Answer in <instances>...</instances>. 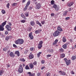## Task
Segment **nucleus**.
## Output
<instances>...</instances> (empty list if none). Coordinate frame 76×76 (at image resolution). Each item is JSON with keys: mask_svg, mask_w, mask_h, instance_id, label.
Listing matches in <instances>:
<instances>
[{"mask_svg": "<svg viewBox=\"0 0 76 76\" xmlns=\"http://www.w3.org/2000/svg\"><path fill=\"white\" fill-rule=\"evenodd\" d=\"M23 42L24 41L22 39H19L17 40H16L15 41V43L16 44H20V45H21V44H23Z\"/></svg>", "mask_w": 76, "mask_h": 76, "instance_id": "obj_1", "label": "nucleus"}, {"mask_svg": "<svg viewBox=\"0 0 76 76\" xmlns=\"http://www.w3.org/2000/svg\"><path fill=\"white\" fill-rule=\"evenodd\" d=\"M60 34V31H55V32L53 34V36L54 37H57V36H58Z\"/></svg>", "mask_w": 76, "mask_h": 76, "instance_id": "obj_2", "label": "nucleus"}, {"mask_svg": "<svg viewBox=\"0 0 76 76\" xmlns=\"http://www.w3.org/2000/svg\"><path fill=\"white\" fill-rule=\"evenodd\" d=\"M64 60L66 62V64L67 66H69V64H70V63H71L70 60H67V59L66 58H64Z\"/></svg>", "mask_w": 76, "mask_h": 76, "instance_id": "obj_3", "label": "nucleus"}, {"mask_svg": "<svg viewBox=\"0 0 76 76\" xmlns=\"http://www.w3.org/2000/svg\"><path fill=\"white\" fill-rule=\"evenodd\" d=\"M30 3H31V1H28L26 5V6L25 7L24 9V11H26V9H27V7H28V6H29V5L30 4Z\"/></svg>", "mask_w": 76, "mask_h": 76, "instance_id": "obj_4", "label": "nucleus"}, {"mask_svg": "<svg viewBox=\"0 0 76 76\" xmlns=\"http://www.w3.org/2000/svg\"><path fill=\"white\" fill-rule=\"evenodd\" d=\"M53 7L55 9V10L56 11H58L60 9V8L58 7H57V5L56 4H54L53 6Z\"/></svg>", "mask_w": 76, "mask_h": 76, "instance_id": "obj_5", "label": "nucleus"}, {"mask_svg": "<svg viewBox=\"0 0 76 76\" xmlns=\"http://www.w3.org/2000/svg\"><path fill=\"white\" fill-rule=\"evenodd\" d=\"M43 44V42L42 41H41L39 44L38 45V48L39 49H41V47H42V44Z\"/></svg>", "mask_w": 76, "mask_h": 76, "instance_id": "obj_6", "label": "nucleus"}, {"mask_svg": "<svg viewBox=\"0 0 76 76\" xmlns=\"http://www.w3.org/2000/svg\"><path fill=\"white\" fill-rule=\"evenodd\" d=\"M5 27H6V28L7 29L8 31H11V30H12V28H11V27L9 26L8 25H7Z\"/></svg>", "mask_w": 76, "mask_h": 76, "instance_id": "obj_7", "label": "nucleus"}, {"mask_svg": "<svg viewBox=\"0 0 76 76\" xmlns=\"http://www.w3.org/2000/svg\"><path fill=\"white\" fill-rule=\"evenodd\" d=\"M41 7V4L40 3H39L37 4V5L36 7V9H39Z\"/></svg>", "mask_w": 76, "mask_h": 76, "instance_id": "obj_8", "label": "nucleus"}, {"mask_svg": "<svg viewBox=\"0 0 76 76\" xmlns=\"http://www.w3.org/2000/svg\"><path fill=\"white\" fill-rule=\"evenodd\" d=\"M29 37L31 39H34V37L32 35V32L30 33L29 34Z\"/></svg>", "mask_w": 76, "mask_h": 76, "instance_id": "obj_9", "label": "nucleus"}, {"mask_svg": "<svg viewBox=\"0 0 76 76\" xmlns=\"http://www.w3.org/2000/svg\"><path fill=\"white\" fill-rule=\"evenodd\" d=\"M74 4V3L73 2H70L68 3L67 6L69 7H71Z\"/></svg>", "mask_w": 76, "mask_h": 76, "instance_id": "obj_10", "label": "nucleus"}, {"mask_svg": "<svg viewBox=\"0 0 76 76\" xmlns=\"http://www.w3.org/2000/svg\"><path fill=\"white\" fill-rule=\"evenodd\" d=\"M29 58L30 59H32L34 58V55L32 54V53H30L29 56Z\"/></svg>", "mask_w": 76, "mask_h": 76, "instance_id": "obj_11", "label": "nucleus"}, {"mask_svg": "<svg viewBox=\"0 0 76 76\" xmlns=\"http://www.w3.org/2000/svg\"><path fill=\"white\" fill-rule=\"evenodd\" d=\"M10 57H15V54H14V53H13V52H11L10 54Z\"/></svg>", "mask_w": 76, "mask_h": 76, "instance_id": "obj_12", "label": "nucleus"}, {"mask_svg": "<svg viewBox=\"0 0 76 76\" xmlns=\"http://www.w3.org/2000/svg\"><path fill=\"white\" fill-rule=\"evenodd\" d=\"M28 74H29V76H35V73H31V72H28Z\"/></svg>", "mask_w": 76, "mask_h": 76, "instance_id": "obj_13", "label": "nucleus"}, {"mask_svg": "<svg viewBox=\"0 0 76 76\" xmlns=\"http://www.w3.org/2000/svg\"><path fill=\"white\" fill-rule=\"evenodd\" d=\"M59 73L60 74V75H65L66 74V72H61V71H59Z\"/></svg>", "mask_w": 76, "mask_h": 76, "instance_id": "obj_14", "label": "nucleus"}, {"mask_svg": "<svg viewBox=\"0 0 76 76\" xmlns=\"http://www.w3.org/2000/svg\"><path fill=\"white\" fill-rule=\"evenodd\" d=\"M57 29L58 31H63V29L61 28L60 26H58L57 28Z\"/></svg>", "mask_w": 76, "mask_h": 76, "instance_id": "obj_15", "label": "nucleus"}, {"mask_svg": "<svg viewBox=\"0 0 76 76\" xmlns=\"http://www.w3.org/2000/svg\"><path fill=\"white\" fill-rule=\"evenodd\" d=\"M3 26H2L1 25H0V31H4V28H3Z\"/></svg>", "mask_w": 76, "mask_h": 76, "instance_id": "obj_16", "label": "nucleus"}, {"mask_svg": "<svg viewBox=\"0 0 76 76\" xmlns=\"http://www.w3.org/2000/svg\"><path fill=\"white\" fill-rule=\"evenodd\" d=\"M23 68H19L18 69V71L19 73H22L23 72Z\"/></svg>", "mask_w": 76, "mask_h": 76, "instance_id": "obj_17", "label": "nucleus"}, {"mask_svg": "<svg viewBox=\"0 0 76 76\" xmlns=\"http://www.w3.org/2000/svg\"><path fill=\"white\" fill-rule=\"evenodd\" d=\"M30 25L31 26H34V25H35V22H34V21H31L30 22Z\"/></svg>", "mask_w": 76, "mask_h": 76, "instance_id": "obj_18", "label": "nucleus"}, {"mask_svg": "<svg viewBox=\"0 0 76 76\" xmlns=\"http://www.w3.org/2000/svg\"><path fill=\"white\" fill-rule=\"evenodd\" d=\"M15 54H17V56L19 57L20 56V53H19V51H16L15 53Z\"/></svg>", "mask_w": 76, "mask_h": 76, "instance_id": "obj_19", "label": "nucleus"}, {"mask_svg": "<svg viewBox=\"0 0 76 76\" xmlns=\"http://www.w3.org/2000/svg\"><path fill=\"white\" fill-rule=\"evenodd\" d=\"M48 52L50 53H53V52H54V50H53V49H49L48 50Z\"/></svg>", "mask_w": 76, "mask_h": 76, "instance_id": "obj_20", "label": "nucleus"}, {"mask_svg": "<svg viewBox=\"0 0 76 76\" xmlns=\"http://www.w3.org/2000/svg\"><path fill=\"white\" fill-rule=\"evenodd\" d=\"M29 66L30 68L31 69H33V68L34 67V66L33 65V64H30Z\"/></svg>", "mask_w": 76, "mask_h": 76, "instance_id": "obj_21", "label": "nucleus"}, {"mask_svg": "<svg viewBox=\"0 0 76 76\" xmlns=\"http://www.w3.org/2000/svg\"><path fill=\"white\" fill-rule=\"evenodd\" d=\"M6 22H7V21H5L2 23L1 25V26L3 27L4 26V25H5L6 24Z\"/></svg>", "mask_w": 76, "mask_h": 76, "instance_id": "obj_22", "label": "nucleus"}, {"mask_svg": "<svg viewBox=\"0 0 76 76\" xmlns=\"http://www.w3.org/2000/svg\"><path fill=\"white\" fill-rule=\"evenodd\" d=\"M59 50V51L60 53H63V52H64V50L62 48H60Z\"/></svg>", "mask_w": 76, "mask_h": 76, "instance_id": "obj_23", "label": "nucleus"}, {"mask_svg": "<svg viewBox=\"0 0 76 76\" xmlns=\"http://www.w3.org/2000/svg\"><path fill=\"white\" fill-rule=\"evenodd\" d=\"M36 23L37 25H39V26H40L41 27L42 26V25H41V24L40 23H39V21H37Z\"/></svg>", "mask_w": 76, "mask_h": 76, "instance_id": "obj_24", "label": "nucleus"}, {"mask_svg": "<svg viewBox=\"0 0 76 76\" xmlns=\"http://www.w3.org/2000/svg\"><path fill=\"white\" fill-rule=\"evenodd\" d=\"M58 39H56V40L53 43V45H56L57 43V42H58Z\"/></svg>", "mask_w": 76, "mask_h": 76, "instance_id": "obj_25", "label": "nucleus"}, {"mask_svg": "<svg viewBox=\"0 0 76 76\" xmlns=\"http://www.w3.org/2000/svg\"><path fill=\"white\" fill-rule=\"evenodd\" d=\"M21 17H22V18H23V19H26V18H25V15H23V14H21Z\"/></svg>", "mask_w": 76, "mask_h": 76, "instance_id": "obj_26", "label": "nucleus"}, {"mask_svg": "<svg viewBox=\"0 0 76 76\" xmlns=\"http://www.w3.org/2000/svg\"><path fill=\"white\" fill-rule=\"evenodd\" d=\"M72 60H75V59H76V56H72Z\"/></svg>", "mask_w": 76, "mask_h": 76, "instance_id": "obj_27", "label": "nucleus"}, {"mask_svg": "<svg viewBox=\"0 0 76 76\" xmlns=\"http://www.w3.org/2000/svg\"><path fill=\"white\" fill-rule=\"evenodd\" d=\"M4 72V71L3 70H0V76H1L2 75V74Z\"/></svg>", "mask_w": 76, "mask_h": 76, "instance_id": "obj_28", "label": "nucleus"}, {"mask_svg": "<svg viewBox=\"0 0 76 76\" xmlns=\"http://www.w3.org/2000/svg\"><path fill=\"white\" fill-rule=\"evenodd\" d=\"M62 41L64 42H65L66 41V38L64 37H63Z\"/></svg>", "mask_w": 76, "mask_h": 76, "instance_id": "obj_29", "label": "nucleus"}, {"mask_svg": "<svg viewBox=\"0 0 76 76\" xmlns=\"http://www.w3.org/2000/svg\"><path fill=\"white\" fill-rule=\"evenodd\" d=\"M63 47L64 48V49H66L67 47V44H65L63 45Z\"/></svg>", "mask_w": 76, "mask_h": 76, "instance_id": "obj_30", "label": "nucleus"}, {"mask_svg": "<svg viewBox=\"0 0 76 76\" xmlns=\"http://www.w3.org/2000/svg\"><path fill=\"white\" fill-rule=\"evenodd\" d=\"M41 53H42V52H39L38 53H37V57H39L40 56V55H41Z\"/></svg>", "mask_w": 76, "mask_h": 76, "instance_id": "obj_31", "label": "nucleus"}, {"mask_svg": "<svg viewBox=\"0 0 76 76\" xmlns=\"http://www.w3.org/2000/svg\"><path fill=\"white\" fill-rule=\"evenodd\" d=\"M65 57V54L64 53H62L61 54V57L62 58H64V57Z\"/></svg>", "mask_w": 76, "mask_h": 76, "instance_id": "obj_32", "label": "nucleus"}, {"mask_svg": "<svg viewBox=\"0 0 76 76\" xmlns=\"http://www.w3.org/2000/svg\"><path fill=\"white\" fill-rule=\"evenodd\" d=\"M9 38H10V37H9V36H7L5 38V39L6 41H8V40L9 39Z\"/></svg>", "mask_w": 76, "mask_h": 76, "instance_id": "obj_33", "label": "nucleus"}, {"mask_svg": "<svg viewBox=\"0 0 76 76\" xmlns=\"http://www.w3.org/2000/svg\"><path fill=\"white\" fill-rule=\"evenodd\" d=\"M35 34H37L39 33V30H37L35 31Z\"/></svg>", "mask_w": 76, "mask_h": 76, "instance_id": "obj_34", "label": "nucleus"}, {"mask_svg": "<svg viewBox=\"0 0 76 76\" xmlns=\"http://www.w3.org/2000/svg\"><path fill=\"white\" fill-rule=\"evenodd\" d=\"M17 4L16 3H13L12 4V6H16L17 5Z\"/></svg>", "mask_w": 76, "mask_h": 76, "instance_id": "obj_35", "label": "nucleus"}, {"mask_svg": "<svg viewBox=\"0 0 76 76\" xmlns=\"http://www.w3.org/2000/svg\"><path fill=\"white\" fill-rule=\"evenodd\" d=\"M25 69H26V70H28V69H29V67L28 66L26 65V66Z\"/></svg>", "mask_w": 76, "mask_h": 76, "instance_id": "obj_36", "label": "nucleus"}, {"mask_svg": "<svg viewBox=\"0 0 76 76\" xmlns=\"http://www.w3.org/2000/svg\"><path fill=\"white\" fill-rule=\"evenodd\" d=\"M67 12L66 11L64 12V13L63 14V15L66 16V15H67Z\"/></svg>", "mask_w": 76, "mask_h": 76, "instance_id": "obj_37", "label": "nucleus"}, {"mask_svg": "<svg viewBox=\"0 0 76 76\" xmlns=\"http://www.w3.org/2000/svg\"><path fill=\"white\" fill-rule=\"evenodd\" d=\"M50 76V73L48 72L45 75V76Z\"/></svg>", "mask_w": 76, "mask_h": 76, "instance_id": "obj_38", "label": "nucleus"}, {"mask_svg": "<svg viewBox=\"0 0 76 76\" xmlns=\"http://www.w3.org/2000/svg\"><path fill=\"white\" fill-rule=\"evenodd\" d=\"M54 1L53 0H52L51 1V5L54 4Z\"/></svg>", "mask_w": 76, "mask_h": 76, "instance_id": "obj_39", "label": "nucleus"}, {"mask_svg": "<svg viewBox=\"0 0 76 76\" xmlns=\"http://www.w3.org/2000/svg\"><path fill=\"white\" fill-rule=\"evenodd\" d=\"M32 29V27H29L28 28V31H31V30Z\"/></svg>", "mask_w": 76, "mask_h": 76, "instance_id": "obj_40", "label": "nucleus"}, {"mask_svg": "<svg viewBox=\"0 0 76 76\" xmlns=\"http://www.w3.org/2000/svg\"><path fill=\"white\" fill-rule=\"evenodd\" d=\"M10 5V4L9 3H8L7 4V7L8 9L9 8V6Z\"/></svg>", "mask_w": 76, "mask_h": 76, "instance_id": "obj_41", "label": "nucleus"}, {"mask_svg": "<svg viewBox=\"0 0 76 76\" xmlns=\"http://www.w3.org/2000/svg\"><path fill=\"white\" fill-rule=\"evenodd\" d=\"M42 64H44L45 63V61L44 60H42L41 61Z\"/></svg>", "mask_w": 76, "mask_h": 76, "instance_id": "obj_42", "label": "nucleus"}, {"mask_svg": "<svg viewBox=\"0 0 76 76\" xmlns=\"http://www.w3.org/2000/svg\"><path fill=\"white\" fill-rule=\"evenodd\" d=\"M33 50H34V48H30V51H33Z\"/></svg>", "mask_w": 76, "mask_h": 76, "instance_id": "obj_43", "label": "nucleus"}, {"mask_svg": "<svg viewBox=\"0 0 76 76\" xmlns=\"http://www.w3.org/2000/svg\"><path fill=\"white\" fill-rule=\"evenodd\" d=\"M1 12L3 13V14H5V13H6V12H5V11H4V10H2Z\"/></svg>", "mask_w": 76, "mask_h": 76, "instance_id": "obj_44", "label": "nucleus"}, {"mask_svg": "<svg viewBox=\"0 0 76 76\" xmlns=\"http://www.w3.org/2000/svg\"><path fill=\"white\" fill-rule=\"evenodd\" d=\"M8 25V26H12V23H10V22H9Z\"/></svg>", "mask_w": 76, "mask_h": 76, "instance_id": "obj_45", "label": "nucleus"}, {"mask_svg": "<svg viewBox=\"0 0 76 76\" xmlns=\"http://www.w3.org/2000/svg\"><path fill=\"white\" fill-rule=\"evenodd\" d=\"M21 22L22 23H25V20H21Z\"/></svg>", "mask_w": 76, "mask_h": 76, "instance_id": "obj_46", "label": "nucleus"}, {"mask_svg": "<svg viewBox=\"0 0 76 76\" xmlns=\"http://www.w3.org/2000/svg\"><path fill=\"white\" fill-rule=\"evenodd\" d=\"M41 23L42 25H44V23H45V21H42Z\"/></svg>", "mask_w": 76, "mask_h": 76, "instance_id": "obj_47", "label": "nucleus"}, {"mask_svg": "<svg viewBox=\"0 0 76 76\" xmlns=\"http://www.w3.org/2000/svg\"><path fill=\"white\" fill-rule=\"evenodd\" d=\"M25 15L26 16V17H28V13H27L25 14Z\"/></svg>", "mask_w": 76, "mask_h": 76, "instance_id": "obj_48", "label": "nucleus"}, {"mask_svg": "<svg viewBox=\"0 0 76 76\" xmlns=\"http://www.w3.org/2000/svg\"><path fill=\"white\" fill-rule=\"evenodd\" d=\"M37 76H41V74L40 73H38L37 74Z\"/></svg>", "mask_w": 76, "mask_h": 76, "instance_id": "obj_49", "label": "nucleus"}, {"mask_svg": "<svg viewBox=\"0 0 76 76\" xmlns=\"http://www.w3.org/2000/svg\"><path fill=\"white\" fill-rule=\"evenodd\" d=\"M71 73L72 74V75H74L75 74V72L73 71H71Z\"/></svg>", "mask_w": 76, "mask_h": 76, "instance_id": "obj_50", "label": "nucleus"}, {"mask_svg": "<svg viewBox=\"0 0 76 76\" xmlns=\"http://www.w3.org/2000/svg\"><path fill=\"white\" fill-rule=\"evenodd\" d=\"M9 34V32L7 31H6L5 32V34L6 35H7Z\"/></svg>", "mask_w": 76, "mask_h": 76, "instance_id": "obj_51", "label": "nucleus"}, {"mask_svg": "<svg viewBox=\"0 0 76 76\" xmlns=\"http://www.w3.org/2000/svg\"><path fill=\"white\" fill-rule=\"evenodd\" d=\"M37 61H35L33 63V64L34 65H37Z\"/></svg>", "mask_w": 76, "mask_h": 76, "instance_id": "obj_52", "label": "nucleus"}, {"mask_svg": "<svg viewBox=\"0 0 76 76\" xmlns=\"http://www.w3.org/2000/svg\"><path fill=\"white\" fill-rule=\"evenodd\" d=\"M51 16H54V13H51Z\"/></svg>", "mask_w": 76, "mask_h": 76, "instance_id": "obj_53", "label": "nucleus"}, {"mask_svg": "<svg viewBox=\"0 0 76 76\" xmlns=\"http://www.w3.org/2000/svg\"><path fill=\"white\" fill-rule=\"evenodd\" d=\"M70 19V17H66V18L65 19L66 20H68Z\"/></svg>", "mask_w": 76, "mask_h": 76, "instance_id": "obj_54", "label": "nucleus"}, {"mask_svg": "<svg viewBox=\"0 0 76 76\" xmlns=\"http://www.w3.org/2000/svg\"><path fill=\"white\" fill-rule=\"evenodd\" d=\"M19 68H20L23 69V67H22V65H20V67H19Z\"/></svg>", "mask_w": 76, "mask_h": 76, "instance_id": "obj_55", "label": "nucleus"}, {"mask_svg": "<svg viewBox=\"0 0 76 76\" xmlns=\"http://www.w3.org/2000/svg\"><path fill=\"white\" fill-rule=\"evenodd\" d=\"M7 50V48H4L3 49V51H6V50Z\"/></svg>", "mask_w": 76, "mask_h": 76, "instance_id": "obj_56", "label": "nucleus"}, {"mask_svg": "<svg viewBox=\"0 0 76 76\" xmlns=\"http://www.w3.org/2000/svg\"><path fill=\"white\" fill-rule=\"evenodd\" d=\"M22 61H25V59L24 58L22 59Z\"/></svg>", "mask_w": 76, "mask_h": 76, "instance_id": "obj_57", "label": "nucleus"}, {"mask_svg": "<svg viewBox=\"0 0 76 76\" xmlns=\"http://www.w3.org/2000/svg\"><path fill=\"white\" fill-rule=\"evenodd\" d=\"M51 55H48L47 56V57H51Z\"/></svg>", "mask_w": 76, "mask_h": 76, "instance_id": "obj_58", "label": "nucleus"}, {"mask_svg": "<svg viewBox=\"0 0 76 76\" xmlns=\"http://www.w3.org/2000/svg\"><path fill=\"white\" fill-rule=\"evenodd\" d=\"M13 46L14 47H15V48H16V47H17V46H16V45L15 44L13 45Z\"/></svg>", "mask_w": 76, "mask_h": 76, "instance_id": "obj_59", "label": "nucleus"}, {"mask_svg": "<svg viewBox=\"0 0 76 76\" xmlns=\"http://www.w3.org/2000/svg\"><path fill=\"white\" fill-rule=\"evenodd\" d=\"M44 69H45V66H43L42 67L41 70H43Z\"/></svg>", "mask_w": 76, "mask_h": 76, "instance_id": "obj_60", "label": "nucleus"}, {"mask_svg": "<svg viewBox=\"0 0 76 76\" xmlns=\"http://www.w3.org/2000/svg\"><path fill=\"white\" fill-rule=\"evenodd\" d=\"M28 53V51H27V50H25L24 52V53L26 54V53Z\"/></svg>", "mask_w": 76, "mask_h": 76, "instance_id": "obj_61", "label": "nucleus"}, {"mask_svg": "<svg viewBox=\"0 0 76 76\" xmlns=\"http://www.w3.org/2000/svg\"><path fill=\"white\" fill-rule=\"evenodd\" d=\"M74 31H76V25L74 28Z\"/></svg>", "mask_w": 76, "mask_h": 76, "instance_id": "obj_62", "label": "nucleus"}, {"mask_svg": "<svg viewBox=\"0 0 76 76\" xmlns=\"http://www.w3.org/2000/svg\"><path fill=\"white\" fill-rule=\"evenodd\" d=\"M10 50H9L7 51V53L8 54H9V53H10Z\"/></svg>", "mask_w": 76, "mask_h": 76, "instance_id": "obj_63", "label": "nucleus"}, {"mask_svg": "<svg viewBox=\"0 0 76 76\" xmlns=\"http://www.w3.org/2000/svg\"><path fill=\"white\" fill-rule=\"evenodd\" d=\"M26 1V0H23L22 2L23 3H25Z\"/></svg>", "mask_w": 76, "mask_h": 76, "instance_id": "obj_64", "label": "nucleus"}]
</instances>
